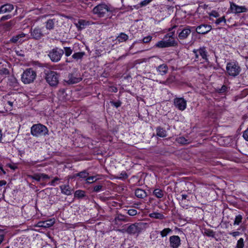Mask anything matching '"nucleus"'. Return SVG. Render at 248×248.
Instances as JSON below:
<instances>
[{"label":"nucleus","mask_w":248,"mask_h":248,"mask_svg":"<svg viewBox=\"0 0 248 248\" xmlns=\"http://www.w3.org/2000/svg\"><path fill=\"white\" fill-rule=\"evenodd\" d=\"M48 132L47 127L41 124H34L31 128V135L36 138L48 135Z\"/></svg>","instance_id":"obj_1"},{"label":"nucleus","mask_w":248,"mask_h":248,"mask_svg":"<svg viewBox=\"0 0 248 248\" xmlns=\"http://www.w3.org/2000/svg\"><path fill=\"white\" fill-rule=\"evenodd\" d=\"M226 69L227 74L232 77L238 76L241 71V68L238 63L233 61L227 63Z\"/></svg>","instance_id":"obj_2"},{"label":"nucleus","mask_w":248,"mask_h":248,"mask_svg":"<svg viewBox=\"0 0 248 248\" xmlns=\"http://www.w3.org/2000/svg\"><path fill=\"white\" fill-rule=\"evenodd\" d=\"M36 78V72L32 68H28L22 74L21 80L24 84H30L33 82Z\"/></svg>","instance_id":"obj_3"},{"label":"nucleus","mask_w":248,"mask_h":248,"mask_svg":"<svg viewBox=\"0 0 248 248\" xmlns=\"http://www.w3.org/2000/svg\"><path fill=\"white\" fill-rule=\"evenodd\" d=\"M92 12L94 15H97L99 17H103L107 12H111V10L108 5L103 2L95 6Z\"/></svg>","instance_id":"obj_4"},{"label":"nucleus","mask_w":248,"mask_h":248,"mask_svg":"<svg viewBox=\"0 0 248 248\" xmlns=\"http://www.w3.org/2000/svg\"><path fill=\"white\" fill-rule=\"evenodd\" d=\"M63 54V49L56 47L49 51L48 56L52 62H57L61 60Z\"/></svg>","instance_id":"obj_5"},{"label":"nucleus","mask_w":248,"mask_h":248,"mask_svg":"<svg viewBox=\"0 0 248 248\" xmlns=\"http://www.w3.org/2000/svg\"><path fill=\"white\" fill-rule=\"evenodd\" d=\"M30 38L28 34L21 32L13 36L9 40V43L21 45L23 42L28 41Z\"/></svg>","instance_id":"obj_6"},{"label":"nucleus","mask_w":248,"mask_h":248,"mask_svg":"<svg viewBox=\"0 0 248 248\" xmlns=\"http://www.w3.org/2000/svg\"><path fill=\"white\" fill-rule=\"evenodd\" d=\"M59 75L55 71H50L46 74V79L51 86H55L59 83Z\"/></svg>","instance_id":"obj_7"},{"label":"nucleus","mask_w":248,"mask_h":248,"mask_svg":"<svg viewBox=\"0 0 248 248\" xmlns=\"http://www.w3.org/2000/svg\"><path fill=\"white\" fill-rule=\"evenodd\" d=\"M194 28H195L194 27H190L189 26H187L185 28L183 26H180L177 31L178 38L180 40L186 39L191 32V29Z\"/></svg>","instance_id":"obj_8"},{"label":"nucleus","mask_w":248,"mask_h":248,"mask_svg":"<svg viewBox=\"0 0 248 248\" xmlns=\"http://www.w3.org/2000/svg\"><path fill=\"white\" fill-rule=\"evenodd\" d=\"M30 32L31 38L34 40H40L44 36L42 28L39 27H36L34 29L31 28Z\"/></svg>","instance_id":"obj_9"},{"label":"nucleus","mask_w":248,"mask_h":248,"mask_svg":"<svg viewBox=\"0 0 248 248\" xmlns=\"http://www.w3.org/2000/svg\"><path fill=\"white\" fill-rule=\"evenodd\" d=\"M163 39L170 44L168 46L169 47L175 46L178 45L177 42L175 40L174 38V32L172 31L167 33L163 37Z\"/></svg>","instance_id":"obj_10"},{"label":"nucleus","mask_w":248,"mask_h":248,"mask_svg":"<svg viewBox=\"0 0 248 248\" xmlns=\"http://www.w3.org/2000/svg\"><path fill=\"white\" fill-rule=\"evenodd\" d=\"M82 79V78L78 76L77 74L69 73L64 81L68 84H74L79 82Z\"/></svg>","instance_id":"obj_11"},{"label":"nucleus","mask_w":248,"mask_h":248,"mask_svg":"<svg viewBox=\"0 0 248 248\" xmlns=\"http://www.w3.org/2000/svg\"><path fill=\"white\" fill-rule=\"evenodd\" d=\"M230 10L232 13L235 14L245 13L248 11V9L246 6L237 5L233 2H230Z\"/></svg>","instance_id":"obj_12"},{"label":"nucleus","mask_w":248,"mask_h":248,"mask_svg":"<svg viewBox=\"0 0 248 248\" xmlns=\"http://www.w3.org/2000/svg\"><path fill=\"white\" fill-rule=\"evenodd\" d=\"M174 105L180 110H184L186 107V101L183 98H176L174 99Z\"/></svg>","instance_id":"obj_13"},{"label":"nucleus","mask_w":248,"mask_h":248,"mask_svg":"<svg viewBox=\"0 0 248 248\" xmlns=\"http://www.w3.org/2000/svg\"><path fill=\"white\" fill-rule=\"evenodd\" d=\"M212 29L211 25L203 24L198 26L196 28V31L198 34H205L209 32Z\"/></svg>","instance_id":"obj_14"},{"label":"nucleus","mask_w":248,"mask_h":248,"mask_svg":"<svg viewBox=\"0 0 248 248\" xmlns=\"http://www.w3.org/2000/svg\"><path fill=\"white\" fill-rule=\"evenodd\" d=\"M170 247L172 248H178L181 244V240L177 235H172L169 239Z\"/></svg>","instance_id":"obj_15"},{"label":"nucleus","mask_w":248,"mask_h":248,"mask_svg":"<svg viewBox=\"0 0 248 248\" xmlns=\"http://www.w3.org/2000/svg\"><path fill=\"white\" fill-rule=\"evenodd\" d=\"M14 9V6L10 3H6L0 7V14L10 13Z\"/></svg>","instance_id":"obj_16"},{"label":"nucleus","mask_w":248,"mask_h":248,"mask_svg":"<svg viewBox=\"0 0 248 248\" xmlns=\"http://www.w3.org/2000/svg\"><path fill=\"white\" fill-rule=\"evenodd\" d=\"M54 221L52 219L44 221H40L38 223L37 226L41 228H48L52 226L54 224Z\"/></svg>","instance_id":"obj_17"},{"label":"nucleus","mask_w":248,"mask_h":248,"mask_svg":"<svg viewBox=\"0 0 248 248\" xmlns=\"http://www.w3.org/2000/svg\"><path fill=\"white\" fill-rule=\"evenodd\" d=\"M156 69L158 74L163 76L167 73L168 67L166 64H162L156 67Z\"/></svg>","instance_id":"obj_18"},{"label":"nucleus","mask_w":248,"mask_h":248,"mask_svg":"<svg viewBox=\"0 0 248 248\" xmlns=\"http://www.w3.org/2000/svg\"><path fill=\"white\" fill-rule=\"evenodd\" d=\"M138 233H140L142 231L145 230L149 227V224L146 222H139L136 223Z\"/></svg>","instance_id":"obj_19"},{"label":"nucleus","mask_w":248,"mask_h":248,"mask_svg":"<svg viewBox=\"0 0 248 248\" xmlns=\"http://www.w3.org/2000/svg\"><path fill=\"white\" fill-rule=\"evenodd\" d=\"M61 192L66 195H70L72 194V189L69 185H62L60 186Z\"/></svg>","instance_id":"obj_20"},{"label":"nucleus","mask_w":248,"mask_h":248,"mask_svg":"<svg viewBox=\"0 0 248 248\" xmlns=\"http://www.w3.org/2000/svg\"><path fill=\"white\" fill-rule=\"evenodd\" d=\"M135 195L137 198L140 199H144L147 196L145 191L141 188H137L135 191Z\"/></svg>","instance_id":"obj_21"},{"label":"nucleus","mask_w":248,"mask_h":248,"mask_svg":"<svg viewBox=\"0 0 248 248\" xmlns=\"http://www.w3.org/2000/svg\"><path fill=\"white\" fill-rule=\"evenodd\" d=\"M125 232L129 234L138 233L136 223L129 225L125 230Z\"/></svg>","instance_id":"obj_22"},{"label":"nucleus","mask_w":248,"mask_h":248,"mask_svg":"<svg viewBox=\"0 0 248 248\" xmlns=\"http://www.w3.org/2000/svg\"><path fill=\"white\" fill-rule=\"evenodd\" d=\"M85 55V52H78L74 53L72 55V57L75 60L78 61V60H81L83 57Z\"/></svg>","instance_id":"obj_23"},{"label":"nucleus","mask_w":248,"mask_h":248,"mask_svg":"<svg viewBox=\"0 0 248 248\" xmlns=\"http://www.w3.org/2000/svg\"><path fill=\"white\" fill-rule=\"evenodd\" d=\"M55 19H49L46 22V28L49 30H53L54 28Z\"/></svg>","instance_id":"obj_24"},{"label":"nucleus","mask_w":248,"mask_h":248,"mask_svg":"<svg viewBox=\"0 0 248 248\" xmlns=\"http://www.w3.org/2000/svg\"><path fill=\"white\" fill-rule=\"evenodd\" d=\"M156 135L158 137L161 138H164L167 136V132L164 128L161 127H158L156 128Z\"/></svg>","instance_id":"obj_25"},{"label":"nucleus","mask_w":248,"mask_h":248,"mask_svg":"<svg viewBox=\"0 0 248 248\" xmlns=\"http://www.w3.org/2000/svg\"><path fill=\"white\" fill-rule=\"evenodd\" d=\"M197 51L198 52L203 60H207V52L205 47H201Z\"/></svg>","instance_id":"obj_26"},{"label":"nucleus","mask_w":248,"mask_h":248,"mask_svg":"<svg viewBox=\"0 0 248 248\" xmlns=\"http://www.w3.org/2000/svg\"><path fill=\"white\" fill-rule=\"evenodd\" d=\"M170 44L166 42L165 40L162 39V40L158 41L155 45V46L157 48H165L169 47L168 46Z\"/></svg>","instance_id":"obj_27"},{"label":"nucleus","mask_w":248,"mask_h":248,"mask_svg":"<svg viewBox=\"0 0 248 248\" xmlns=\"http://www.w3.org/2000/svg\"><path fill=\"white\" fill-rule=\"evenodd\" d=\"M153 195L157 198H161L164 195V192L161 189L156 188L154 190Z\"/></svg>","instance_id":"obj_28"},{"label":"nucleus","mask_w":248,"mask_h":248,"mask_svg":"<svg viewBox=\"0 0 248 248\" xmlns=\"http://www.w3.org/2000/svg\"><path fill=\"white\" fill-rule=\"evenodd\" d=\"M128 39V36L124 33L121 32L118 36L117 40L119 42H123L126 41Z\"/></svg>","instance_id":"obj_29"},{"label":"nucleus","mask_w":248,"mask_h":248,"mask_svg":"<svg viewBox=\"0 0 248 248\" xmlns=\"http://www.w3.org/2000/svg\"><path fill=\"white\" fill-rule=\"evenodd\" d=\"M149 217L151 218L162 219L165 218L164 216L159 213L154 212L149 214Z\"/></svg>","instance_id":"obj_30"},{"label":"nucleus","mask_w":248,"mask_h":248,"mask_svg":"<svg viewBox=\"0 0 248 248\" xmlns=\"http://www.w3.org/2000/svg\"><path fill=\"white\" fill-rule=\"evenodd\" d=\"M88 21H86L85 20L80 19L78 21V23L76 24V26L78 28L83 29L84 27L88 25Z\"/></svg>","instance_id":"obj_31"},{"label":"nucleus","mask_w":248,"mask_h":248,"mask_svg":"<svg viewBox=\"0 0 248 248\" xmlns=\"http://www.w3.org/2000/svg\"><path fill=\"white\" fill-rule=\"evenodd\" d=\"M176 141L181 144H187L189 143V141L188 140L186 139L183 137H178L176 139Z\"/></svg>","instance_id":"obj_32"},{"label":"nucleus","mask_w":248,"mask_h":248,"mask_svg":"<svg viewBox=\"0 0 248 248\" xmlns=\"http://www.w3.org/2000/svg\"><path fill=\"white\" fill-rule=\"evenodd\" d=\"M89 175V173L85 170L75 174V177H79L82 178H86Z\"/></svg>","instance_id":"obj_33"},{"label":"nucleus","mask_w":248,"mask_h":248,"mask_svg":"<svg viewBox=\"0 0 248 248\" xmlns=\"http://www.w3.org/2000/svg\"><path fill=\"white\" fill-rule=\"evenodd\" d=\"M243 216L241 215H238L235 216L234 222L233 225H239L242 221Z\"/></svg>","instance_id":"obj_34"},{"label":"nucleus","mask_w":248,"mask_h":248,"mask_svg":"<svg viewBox=\"0 0 248 248\" xmlns=\"http://www.w3.org/2000/svg\"><path fill=\"white\" fill-rule=\"evenodd\" d=\"M172 232L171 229L170 228H165L162 231L160 232V233L161 236L162 237H164L166 236L168 234Z\"/></svg>","instance_id":"obj_35"},{"label":"nucleus","mask_w":248,"mask_h":248,"mask_svg":"<svg viewBox=\"0 0 248 248\" xmlns=\"http://www.w3.org/2000/svg\"><path fill=\"white\" fill-rule=\"evenodd\" d=\"M204 233L205 235H206L207 236L211 237H215V232L209 229H204Z\"/></svg>","instance_id":"obj_36"},{"label":"nucleus","mask_w":248,"mask_h":248,"mask_svg":"<svg viewBox=\"0 0 248 248\" xmlns=\"http://www.w3.org/2000/svg\"><path fill=\"white\" fill-rule=\"evenodd\" d=\"M153 0H144L137 5V8H141L149 4Z\"/></svg>","instance_id":"obj_37"},{"label":"nucleus","mask_w":248,"mask_h":248,"mask_svg":"<svg viewBox=\"0 0 248 248\" xmlns=\"http://www.w3.org/2000/svg\"><path fill=\"white\" fill-rule=\"evenodd\" d=\"M74 196L78 198H82L85 196V192L81 190H76Z\"/></svg>","instance_id":"obj_38"},{"label":"nucleus","mask_w":248,"mask_h":248,"mask_svg":"<svg viewBox=\"0 0 248 248\" xmlns=\"http://www.w3.org/2000/svg\"><path fill=\"white\" fill-rule=\"evenodd\" d=\"M63 49L64 53L65 54V56L69 57L72 54L73 50L70 47H64Z\"/></svg>","instance_id":"obj_39"},{"label":"nucleus","mask_w":248,"mask_h":248,"mask_svg":"<svg viewBox=\"0 0 248 248\" xmlns=\"http://www.w3.org/2000/svg\"><path fill=\"white\" fill-rule=\"evenodd\" d=\"M98 179H99V178H96V176L88 177L86 179V183L88 184H91L96 181Z\"/></svg>","instance_id":"obj_40"},{"label":"nucleus","mask_w":248,"mask_h":248,"mask_svg":"<svg viewBox=\"0 0 248 248\" xmlns=\"http://www.w3.org/2000/svg\"><path fill=\"white\" fill-rule=\"evenodd\" d=\"M244 242L243 238H240L237 242L236 248H244Z\"/></svg>","instance_id":"obj_41"},{"label":"nucleus","mask_w":248,"mask_h":248,"mask_svg":"<svg viewBox=\"0 0 248 248\" xmlns=\"http://www.w3.org/2000/svg\"><path fill=\"white\" fill-rule=\"evenodd\" d=\"M128 178V175L125 171H122L116 178L121 180H125Z\"/></svg>","instance_id":"obj_42"},{"label":"nucleus","mask_w":248,"mask_h":248,"mask_svg":"<svg viewBox=\"0 0 248 248\" xmlns=\"http://www.w3.org/2000/svg\"><path fill=\"white\" fill-rule=\"evenodd\" d=\"M29 177L38 182L40 181L41 180V176L40 173H36L34 174L33 175H30Z\"/></svg>","instance_id":"obj_43"},{"label":"nucleus","mask_w":248,"mask_h":248,"mask_svg":"<svg viewBox=\"0 0 248 248\" xmlns=\"http://www.w3.org/2000/svg\"><path fill=\"white\" fill-rule=\"evenodd\" d=\"M222 22L226 23V20L224 16L217 19L215 21V23L217 25H218Z\"/></svg>","instance_id":"obj_44"},{"label":"nucleus","mask_w":248,"mask_h":248,"mask_svg":"<svg viewBox=\"0 0 248 248\" xmlns=\"http://www.w3.org/2000/svg\"><path fill=\"white\" fill-rule=\"evenodd\" d=\"M152 39V37L150 35H148L146 37H144L142 40H140V41L144 43H148L150 41H151Z\"/></svg>","instance_id":"obj_45"},{"label":"nucleus","mask_w":248,"mask_h":248,"mask_svg":"<svg viewBox=\"0 0 248 248\" xmlns=\"http://www.w3.org/2000/svg\"><path fill=\"white\" fill-rule=\"evenodd\" d=\"M127 213L131 216H134L137 214V211L135 209H131L128 210Z\"/></svg>","instance_id":"obj_46"},{"label":"nucleus","mask_w":248,"mask_h":248,"mask_svg":"<svg viewBox=\"0 0 248 248\" xmlns=\"http://www.w3.org/2000/svg\"><path fill=\"white\" fill-rule=\"evenodd\" d=\"M103 186L102 185L95 186L93 187V191L95 192H98L102 190Z\"/></svg>","instance_id":"obj_47"},{"label":"nucleus","mask_w":248,"mask_h":248,"mask_svg":"<svg viewBox=\"0 0 248 248\" xmlns=\"http://www.w3.org/2000/svg\"><path fill=\"white\" fill-rule=\"evenodd\" d=\"M59 180L60 179L58 177H56L50 182L49 183V184L50 186H54L56 185V182Z\"/></svg>","instance_id":"obj_48"},{"label":"nucleus","mask_w":248,"mask_h":248,"mask_svg":"<svg viewBox=\"0 0 248 248\" xmlns=\"http://www.w3.org/2000/svg\"><path fill=\"white\" fill-rule=\"evenodd\" d=\"M209 16L214 17H218L219 16V15L217 12L213 10L209 14Z\"/></svg>","instance_id":"obj_49"},{"label":"nucleus","mask_w":248,"mask_h":248,"mask_svg":"<svg viewBox=\"0 0 248 248\" xmlns=\"http://www.w3.org/2000/svg\"><path fill=\"white\" fill-rule=\"evenodd\" d=\"M14 24H15V22L13 20H10V21L7 22L5 24V26L7 28H10V27L13 26Z\"/></svg>","instance_id":"obj_50"},{"label":"nucleus","mask_w":248,"mask_h":248,"mask_svg":"<svg viewBox=\"0 0 248 248\" xmlns=\"http://www.w3.org/2000/svg\"><path fill=\"white\" fill-rule=\"evenodd\" d=\"M12 16L11 15H7L5 16H3L0 18V21H3L9 19L11 18H12Z\"/></svg>","instance_id":"obj_51"},{"label":"nucleus","mask_w":248,"mask_h":248,"mask_svg":"<svg viewBox=\"0 0 248 248\" xmlns=\"http://www.w3.org/2000/svg\"><path fill=\"white\" fill-rule=\"evenodd\" d=\"M243 137L246 140L248 141V128L243 132Z\"/></svg>","instance_id":"obj_52"},{"label":"nucleus","mask_w":248,"mask_h":248,"mask_svg":"<svg viewBox=\"0 0 248 248\" xmlns=\"http://www.w3.org/2000/svg\"><path fill=\"white\" fill-rule=\"evenodd\" d=\"M229 234L232 235L233 237H236L239 235L240 234V232L238 231L230 232H229Z\"/></svg>","instance_id":"obj_53"},{"label":"nucleus","mask_w":248,"mask_h":248,"mask_svg":"<svg viewBox=\"0 0 248 248\" xmlns=\"http://www.w3.org/2000/svg\"><path fill=\"white\" fill-rule=\"evenodd\" d=\"M111 104L116 108L119 107L121 105V103L120 102H112Z\"/></svg>","instance_id":"obj_54"},{"label":"nucleus","mask_w":248,"mask_h":248,"mask_svg":"<svg viewBox=\"0 0 248 248\" xmlns=\"http://www.w3.org/2000/svg\"><path fill=\"white\" fill-rule=\"evenodd\" d=\"M115 219L118 220H124V217L122 215H118L117 217H116L115 218Z\"/></svg>","instance_id":"obj_55"},{"label":"nucleus","mask_w":248,"mask_h":248,"mask_svg":"<svg viewBox=\"0 0 248 248\" xmlns=\"http://www.w3.org/2000/svg\"><path fill=\"white\" fill-rule=\"evenodd\" d=\"M40 174L41 178H43L44 179H46L50 178V177L46 174H45V173H40Z\"/></svg>","instance_id":"obj_56"},{"label":"nucleus","mask_w":248,"mask_h":248,"mask_svg":"<svg viewBox=\"0 0 248 248\" xmlns=\"http://www.w3.org/2000/svg\"><path fill=\"white\" fill-rule=\"evenodd\" d=\"M16 54L18 56L23 57L24 55L22 53V51H16Z\"/></svg>","instance_id":"obj_57"},{"label":"nucleus","mask_w":248,"mask_h":248,"mask_svg":"<svg viewBox=\"0 0 248 248\" xmlns=\"http://www.w3.org/2000/svg\"><path fill=\"white\" fill-rule=\"evenodd\" d=\"M6 184V182L5 180L0 181V187L2 186H5Z\"/></svg>","instance_id":"obj_58"},{"label":"nucleus","mask_w":248,"mask_h":248,"mask_svg":"<svg viewBox=\"0 0 248 248\" xmlns=\"http://www.w3.org/2000/svg\"><path fill=\"white\" fill-rule=\"evenodd\" d=\"M227 87L226 86L223 85L222 86L221 89H220V92L222 93L225 92L226 90Z\"/></svg>","instance_id":"obj_59"},{"label":"nucleus","mask_w":248,"mask_h":248,"mask_svg":"<svg viewBox=\"0 0 248 248\" xmlns=\"http://www.w3.org/2000/svg\"><path fill=\"white\" fill-rule=\"evenodd\" d=\"M4 238V234H0V244L3 242Z\"/></svg>","instance_id":"obj_60"},{"label":"nucleus","mask_w":248,"mask_h":248,"mask_svg":"<svg viewBox=\"0 0 248 248\" xmlns=\"http://www.w3.org/2000/svg\"><path fill=\"white\" fill-rule=\"evenodd\" d=\"M187 197V195L186 194L182 195V201H183L184 200H186Z\"/></svg>","instance_id":"obj_61"},{"label":"nucleus","mask_w":248,"mask_h":248,"mask_svg":"<svg viewBox=\"0 0 248 248\" xmlns=\"http://www.w3.org/2000/svg\"><path fill=\"white\" fill-rule=\"evenodd\" d=\"M0 170L2 171V173L4 174H6L5 171L3 169L2 166L1 164H0Z\"/></svg>","instance_id":"obj_62"},{"label":"nucleus","mask_w":248,"mask_h":248,"mask_svg":"<svg viewBox=\"0 0 248 248\" xmlns=\"http://www.w3.org/2000/svg\"><path fill=\"white\" fill-rule=\"evenodd\" d=\"M4 74H9V71L8 69H6V68H4V72H3Z\"/></svg>","instance_id":"obj_63"},{"label":"nucleus","mask_w":248,"mask_h":248,"mask_svg":"<svg viewBox=\"0 0 248 248\" xmlns=\"http://www.w3.org/2000/svg\"><path fill=\"white\" fill-rule=\"evenodd\" d=\"M8 104L11 106V107H12L13 106V103L12 102H11V101H8Z\"/></svg>","instance_id":"obj_64"}]
</instances>
